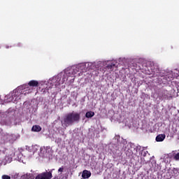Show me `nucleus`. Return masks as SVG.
Segmentation results:
<instances>
[{
    "label": "nucleus",
    "instance_id": "nucleus-9",
    "mask_svg": "<svg viewBox=\"0 0 179 179\" xmlns=\"http://www.w3.org/2000/svg\"><path fill=\"white\" fill-rule=\"evenodd\" d=\"M92 176V173L90 171L85 170L83 171L82 177L84 179L89 178Z\"/></svg>",
    "mask_w": 179,
    "mask_h": 179
},
{
    "label": "nucleus",
    "instance_id": "nucleus-2",
    "mask_svg": "<svg viewBox=\"0 0 179 179\" xmlns=\"http://www.w3.org/2000/svg\"><path fill=\"white\" fill-rule=\"evenodd\" d=\"M22 90H24V92H20L21 94H29L30 93H33V90H34V87H38V81L37 80H30L28 84H24L22 86L20 87Z\"/></svg>",
    "mask_w": 179,
    "mask_h": 179
},
{
    "label": "nucleus",
    "instance_id": "nucleus-16",
    "mask_svg": "<svg viewBox=\"0 0 179 179\" xmlns=\"http://www.w3.org/2000/svg\"><path fill=\"white\" fill-rule=\"evenodd\" d=\"M58 172H59V173H62V172H64V166L60 167V168L58 169Z\"/></svg>",
    "mask_w": 179,
    "mask_h": 179
},
{
    "label": "nucleus",
    "instance_id": "nucleus-12",
    "mask_svg": "<svg viewBox=\"0 0 179 179\" xmlns=\"http://www.w3.org/2000/svg\"><path fill=\"white\" fill-rule=\"evenodd\" d=\"M62 80H61V83H62V84H64V83H65V81L66 80H68V73H64V75H63V76H62Z\"/></svg>",
    "mask_w": 179,
    "mask_h": 179
},
{
    "label": "nucleus",
    "instance_id": "nucleus-1",
    "mask_svg": "<svg viewBox=\"0 0 179 179\" xmlns=\"http://www.w3.org/2000/svg\"><path fill=\"white\" fill-rule=\"evenodd\" d=\"M80 121V113L76 112H71L64 115L62 121V125L64 128H68L71 125H73L75 122Z\"/></svg>",
    "mask_w": 179,
    "mask_h": 179
},
{
    "label": "nucleus",
    "instance_id": "nucleus-11",
    "mask_svg": "<svg viewBox=\"0 0 179 179\" xmlns=\"http://www.w3.org/2000/svg\"><path fill=\"white\" fill-rule=\"evenodd\" d=\"M86 118H92V117H94V112L92 111H88L85 114Z\"/></svg>",
    "mask_w": 179,
    "mask_h": 179
},
{
    "label": "nucleus",
    "instance_id": "nucleus-19",
    "mask_svg": "<svg viewBox=\"0 0 179 179\" xmlns=\"http://www.w3.org/2000/svg\"><path fill=\"white\" fill-rule=\"evenodd\" d=\"M143 156H146V152H144Z\"/></svg>",
    "mask_w": 179,
    "mask_h": 179
},
{
    "label": "nucleus",
    "instance_id": "nucleus-3",
    "mask_svg": "<svg viewBox=\"0 0 179 179\" xmlns=\"http://www.w3.org/2000/svg\"><path fill=\"white\" fill-rule=\"evenodd\" d=\"M20 90H22V88H20V87H18L17 89L13 90V94H9L8 95H6L4 99L5 101H6V103H10V101H13L15 97V101H16V100H17V97H19Z\"/></svg>",
    "mask_w": 179,
    "mask_h": 179
},
{
    "label": "nucleus",
    "instance_id": "nucleus-18",
    "mask_svg": "<svg viewBox=\"0 0 179 179\" xmlns=\"http://www.w3.org/2000/svg\"><path fill=\"white\" fill-rule=\"evenodd\" d=\"M110 65H111L112 68H114V66H115V64H114V62H112L110 64Z\"/></svg>",
    "mask_w": 179,
    "mask_h": 179
},
{
    "label": "nucleus",
    "instance_id": "nucleus-7",
    "mask_svg": "<svg viewBox=\"0 0 179 179\" xmlns=\"http://www.w3.org/2000/svg\"><path fill=\"white\" fill-rule=\"evenodd\" d=\"M61 79H62V76L61 74L58 75L57 76L53 78V80L54 81L55 80V86H59V85L62 83L61 81Z\"/></svg>",
    "mask_w": 179,
    "mask_h": 179
},
{
    "label": "nucleus",
    "instance_id": "nucleus-15",
    "mask_svg": "<svg viewBox=\"0 0 179 179\" xmlns=\"http://www.w3.org/2000/svg\"><path fill=\"white\" fill-rule=\"evenodd\" d=\"M173 159L174 160H179V152L174 155Z\"/></svg>",
    "mask_w": 179,
    "mask_h": 179
},
{
    "label": "nucleus",
    "instance_id": "nucleus-21",
    "mask_svg": "<svg viewBox=\"0 0 179 179\" xmlns=\"http://www.w3.org/2000/svg\"><path fill=\"white\" fill-rule=\"evenodd\" d=\"M6 48H9V46H6Z\"/></svg>",
    "mask_w": 179,
    "mask_h": 179
},
{
    "label": "nucleus",
    "instance_id": "nucleus-17",
    "mask_svg": "<svg viewBox=\"0 0 179 179\" xmlns=\"http://www.w3.org/2000/svg\"><path fill=\"white\" fill-rule=\"evenodd\" d=\"M106 69H113V66H111V64H108V65L106 66Z\"/></svg>",
    "mask_w": 179,
    "mask_h": 179
},
{
    "label": "nucleus",
    "instance_id": "nucleus-8",
    "mask_svg": "<svg viewBox=\"0 0 179 179\" xmlns=\"http://www.w3.org/2000/svg\"><path fill=\"white\" fill-rule=\"evenodd\" d=\"M164 139H166V134H164L157 135L155 138L157 142H163Z\"/></svg>",
    "mask_w": 179,
    "mask_h": 179
},
{
    "label": "nucleus",
    "instance_id": "nucleus-20",
    "mask_svg": "<svg viewBox=\"0 0 179 179\" xmlns=\"http://www.w3.org/2000/svg\"><path fill=\"white\" fill-rule=\"evenodd\" d=\"M18 47H20V43H18Z\"/></svg>",
    "mask_w": 179,
    "mask_h": 179
},
{
    "label": "nucleus",
    "instance_id": "nucleus-4",
    "mask_svg": "<svg viewBox=\"0 0 179 179\" xmlns=\"http://www.w3.org/2000/svg\"><path fill=\"white\" fill-rule=\"evenodd\" d=\"M67 74L69 78H76V76H80V75H82V72H79V68L76 67L74 69H70L67 72Z\"/></svg>",
    "mask_w": 179,
    "mask_h": 179
},
{
    "label": "nucleus",
    "instance_id": "nucleus-10",
    "mask_svg": "<svg viewBox=\"0 0 179 179\" xmlns=\"http://www.w3.org/2000/svg\"><path fill=\"white\" fill-rule=\"evenodd\" d=\"M31 131H33V132H40V131H41V127H40V125H34L32 127Z\"/></svg>",
    "mask_w": 179,
    "mask_h": 179
},
{
    "label": "nucleus",
    "instance_id": "nucleus-5",
    "mask_svg": "<svg viewBox=\"0 0 179 179\" xmlns=\"http://www.w3.org/2000/svg\"><path fill=\"white\" fill-rule=\"evenodd\" d=\"M52 170L50 172H46L41 173L40 175H38L36 176V179H51L52 178Z\"/></svg>",
    "mask_w": 179,
    "mask_h": 179
},
{
    "label": "nucleus",
    "instance_id": "nucleus-13",
    "mask_svg": "<svg viewBox=\"0 0 179 179\" xmlns=\"http://www.w3.org/2000/svg\"><path fill=\"white\" fill-rule=\"evenodd\" d=\"M150 71H149L148 75H153V73H155V72H156V71L155 70V68L153 66H151Z\"/></svg>",
    "mask_w": 179,
    "mask_h": 179
},
{
    "label": "nucleus",
    "instance_id": "nucleus-14",
    "mask_svg": "<svg viewBox=\"0 0 179 179\" xmlns=\"http://www.w3.org/2000/svg\"><path fill=\"white\" fill-rule=\"evenodd\" d=\"M2 179H10V176H8V175H3L1 176Z\"/></svg>",
    "mask_w": 179,
    "mask_h": 179
},
{
    "label": "nucleus",
    "instance_id": "nucleus-6",
    "mask_svg": "<svg viewBox=\"0 0 179 179\" xmlns=\"http://www.w3.org/2000/svg\"><path fill=\"white\" fill-rule=\"evenodd\" d=\"M159 96L162 98V100H171V99H173V96L171 94H169V91L166 90H162Z\"/></svg>",
    "mask_w": 179,
    "mask_h": 179
}]
</instances>
